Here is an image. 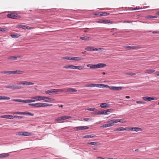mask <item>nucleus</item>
Returning <instances> with one entry per match:
<instances>
[{
	"label": "nucleus",
	"instance_id": "c03bdc74",
	"mask_svg": "<svg viewBox=\"0 0 159 159\" xmlns=\"http://www.w3.org/2000/svg\"><path fill=\"white\" fill-rule=\"evenodd\" d=\"M95 110H96V109L94 107L89 108H88L87 109V110L90 111H95Z\"/></svg>",
	"mask_w": 159,
	"mask_h": 159
},
{
	"label": "nucleus",
	"instance_id": "bf43d9fd",
	"mask_svg": "<svg viewBox=\"0 0 159 159\" xmlns=\"http://www.w3.org/2000/svg\"><path fill=\"white\" fill-rule=\"evenodd\" d=\"M17 84H23V81H19L17 83Z\"/></svg>",
	"mask_w": 159,
	"mask_h": 159
},
{
	"label": "nucleus",
	"instance_id": "49530a36",
	"mask_svg": "<svg viewBox=\"0 0 159 159\" xmlns=\"http://www.w3.org/2000/svg\"><path fill=\"white\" fill-rule=\"evenodd\" d=\"M136 103L137 104H144L145 103V102L144 101H136Z\"/></svg>",
	"mask_w": 159,
	"mask_h": 159
},
{
	"label": "nucleus",
	"instance_id": "de8ad7c7",
	"mask_svg": "<svg viewBox=\"0 0 159 159\" xmlns=\"http://www.w3.org/2000/svg\"><path fill=\"white\" fill-rule=\"evenodd\" d=\"M22 102L30 103L29 99H26L25 100H22Z\"/></svg>",
	"mask_w": 159,
	"mask_h": 159
},
{
	"label": "nucleus",
	"instance_id": "2f4dec72",
	"mask_svg": "<svg viewBox=\"0 0 159 159\" xmlns=\"http://www.w3.org/2000/svg\"><path fill=\"white\" fill-rule=\"evenodd\" d=\"M1 118H5L7 119H10V115H5L2 116H1Z\"/></svg>",
	"mask_w": 159,
	"mask_h": 159
},
{
	"label": "nucleus",
	"instance_id": "c756f323",
	"mask_svg": "<svg viewBox=\"0 0 159 159\" xmlns=\"http://www.w3.org/2000/svg\"><path fill=\"white\" fill-rule=\"evenodd\" d=\"M103 85H104L103 84H94V87L96 86L98 88H103Z\"/></svg>",
	"mask_w": 159,
	"mask_h": 159
},
{
	"label": "nucleus",
	"instance_id": "c85d7f7f",
	"mask_svg": "<svg viewBox=\"0 0 159 159\" xmlns=\"http://www.w3.org/2000/svg\"><path fill=\"white\" fill-rule=\"evenodd\" d=\"M71 116H61V119H62V120H65L66 119H69L71 118Z\"/></svg>",
	"mask_w": 159,
	"mask_h": 159
},
{
	"label": "nucleus",
	"instance_id": "a211bd4d",
	"mask_svg": "<svg viewBox=\"0 0 159 159\" xmlns=\"http://www.w3.org/2000/svg\"><path fill=\"white\" fill-rule=\"evenodd\" d=\"M87 144L88 145H95L96 146H97L99 145V143L98 142H89L87 143Z\"/></svg>",
	"mask_w": 159,
	"mask_h": 159
},
{
	"label": "nucleus",
	"instance_id": "7c9ffc66",
	"mask_svg": "<svg viewBox=\"0 0 159 159\" xmlns=\"http://www.w3.org/2000/svg\"><path fill=\"white\" fill-rule=\"evenodd\" d=\"M20 36V35H19L17 34H12L11 35V36L13 38H17L19 37Z\"/></svg>",
	"mask_w": 159,
	"mask_h": 159
},
{
	"label": "nucleus",
	"instance_id": "603ef678",
	"mask_svg": "<svg viewBox=\"0 0 159 159\" xmlns=\"http://www.w3.org/2000/svg\"><path fill=\"white\" fill-rule=\"evenodd\" d=\"M96 115H102V111H98L95 113Z\"/></svg>",
	"mask_w": 159,
	"mask_h": 159
},
{
	"label": "nucleus",
	"instance_id": "9d476101",
	"mask_svg": "<svg viewBox=\"0 0 159 159\" xmlns=\"http://www.w3.org/2000/svg\"><path fill=\"white\" fill-rule=\"evenodd\" d=\"M17 27L18 28H22L24 30L30 29H31V28L29 27L28 26L25 25H17Z\"/></svg>",
	"mask_w": 159,
	"mask_h": 159
},
{
	"label": "nucleus",
	"instance_id": "c9c22d12",
	"mask_svg": "<svg viewBox=\"0 0 159 159\" xmlns=\"http://www.w3.org/2000/svg\"><path fill=\"white\" fill-rule=\"evenodd\" d=\"M12 101H15L17 102H22V99H13Z\"/></svg>",
	"mask_w": 159,
	"mask_h": 159
},
{
	"label": "nucleus",
	"instance_id": "a19ab883",
	"mask_svg": "<svg viewBox=\"0 0 159 159\" xmlns=\"http://www.w3.org/2000/svg\"><path fill=\"white\" fill-rule=\"evenodd\" d=\"M56 93H60L62 92V89H56Z\"/></svg>",
	"mask_w": 159,
	"mask_h": 159
},
{
	"label": "nucleus",
	"instance_id": "774afa93",
	"mask_svg": "<svg viewBox=\"0 0 159 159\" xmlns=\"http://www.w3.org/2000/svg\"><path fill=\"white\" fill-rule=\"evenodd\" d=\"M96 159H104V158L101 157H97Z\"/></svg>",
	"mask_w": 159,
	"mask_h": 159
},
{
	"label": "nucleus",
	"instance_id": "4c0bfd02",
	"mask_svg": "<svg viewBox=\"0 0 159 159\" xmlns=\"http://www.w3.org/2000/svg\"><path fill=\"white\" fill-rule=\"evenodd\" d=\"M75 69H77L79 70H81L83 69V67L81 66H75Z\"/></svg>",
	"mask_w": 159,
	"mask_h": 159
},
{
	"label": "nucleus",
	"instance_id": "f8f14e48",
	"mask_svg": "<svg viewBox=\"0 0 159 159\" xmlns=\"http://www.w3.org/2000/svg\"><path fill=\"white\" fill-rule=\"evenodd\" d=\"M20 115H26L28 116H34V114L27 111H25L23 112H20Z\"/></svg>",
	"mask_w": 159,
	"mask_h": 159
},
{
	"label": "nucleus",
	"instance_id": "58836bf2",
	"mask_svg": "<svg viewBox=\"0 0 159 159\" xmlns=\"http://www.w3.org/2000/svg\"><path fill=\"white\" fill-rule=\"evenodd\" d=\"M10 98L9 97L2 96V100H8Z\"/></svg>",
	"mask_w": 159,
	"mask_h": 159
},
{
	"label": "nucleus",
	"instance_id": "e433bc0d",
	"mask_svg": "<svg viewBox=\"0 0 159 159\" xmlns=\"http://www.w3.org/2000/svg\"><path fill=\"white\" fill-rule=\"evenodd\" d=\"M62 120V119H61V117H58V118L56 119L55 120V121L58 122H60V121Z\"/></svg>",
	"mask_w": 159,
	"mask_h": 159
},
{
	"label": "nucleus",
	"instance_id": "b1692460",
	"mask_svg": "<svg viewBox=\"0 0 159 159\" xmlns=\"http://www.w3.org/2000/svg\"><path fill=\"white\" fill-rule=\"evenodd\" d=\"M94 137L93 134L87 135L83 137V139L92 138Z\"/></svg>",
	"mask_w": 159,
	"mask_h": 159
},
{
	"label": "nucleus",
	"instance_id": "ddd939ff",
	"mask_svg": "<svg viewBox=\"0 0 159 159\" xmlns=\"http://www.w3.org/2000/svg\"><path fill=\"white\" fill-rule=\"evenodd\" d=\"M129 130L130 131H136L137 132L138 131H141L142 130V129L139 127H132Z\"/></svg>",
	"mask_w": 159,
	"mask_h": 159
},
{
	"label": "nucleus",
	"instance_id": "bb28decb",
	"mask_svg": "<svg viewBox=\"0 0 159 159\" xmlns=\"http://www.w3.org/2000/svg\"><path fill=\"white\" fill-rule=\"evenodd\" d=\"M23 134L24 136H30L32 135V133L28 132H24Z\"/></svg>",
	"mask_w": 159,
	"mask_h": 159
},
{
	"label": "nucleus",
	"instance_id": "ea45409f",
	"mask_svg": "<svg viewBox=\"0 0 159 159\" xmlns=\"http://www.w3.org/2000/svg\"><path fill=\"white\" fill-rule=\"evenodd\" d=\"M36 107H41V103H35Z\"/></svg>",
	"mask_w": 159,
	"mask_h": 159
},
{
	"label": "nucleus",
	"instance_id": "1a4fd4ad",
	"mask_svg": "<svg viewBox=\"0 0 159 159\" xmlns=\"http://www.w3.org/2000/svg\"><path fill=\"white\" fill-rule=\"evenodd\" d=\"M125 48L127 49L128 50H130L131 49H138L139 48H140V47L138 46H127L125 47Z\"/></svg>",
	"mask_w": 159,
	"mask_h": 159
},
{
	"label": "nucleus",
	"instance_id": "5701e85b",
	"mask_svg": "<svg viewBox=\"0 0 159 159\" xmlns=\"http://www.w3.org/2000/svg\"><path fill=\"white\" fill-rule=\"evenodd\" d=\"M80 39L85 41L89 40L91 39L90 38L87 36L81 37L80 38Z\"/></svg>",
	"mask_w": 159,
	"mask_h": 159
},
{
	"label": "nucleus",
	"instance_id": "09e8293b",
	"mask_svg": "<svg viewBox=\"0 0 159 159\" xmlns=\"http://www.w3.org/2000/svg\"><path fill=\"white\" fill-rule=\"evenodd\" d=\"M107 113L108 112H111L113 111V109H109L106 110Z\"/></svg>",
	"mask_w": 159,
	"mask_h": 159
},
{
	"label": "nucleus",
	"instance_id": "69168bd1",
	"mask_svg": "<svg viewBox=\"0 0 159 159\" xmlns=\"http://www.w3.org/2000/svg\"><path fill=\"white\" fill-rule=\"evenodd\" d=\"M35 100H33V99H29L30 101V102H34L35 101Z\"/></svg>",
	"mask_w": 159,
	"mask_h": 159
},
{
	"label": "nucleus",
	"instance_id": "6e6552de",
	"mask_svg": "<svg viewBox=\"0 0 159 159\" xmlns=\"http://www.w3.org/2000/svg\"><path fill=\"white\" fill-rule=\"evenodd\" d=\"M20 17V16L18 14L15 13H11V18L17 19Z\"/></svg>",
	"mask_w": 159,
	"mask_h": 159
},
{
	"label": "nucleus",
	"instance_id": "473e14b6",
	"mask_svg": "<svg viewBox=\"0 0 159 159\" xmlns=\"http://www.w3.org/2000/svg\"><path fill=\"white\" fill-rule=\"evenodd\" d=\"M84 87H94V84H87L84 86Z\"/></svg>",
	"mask_w": 159,
	"mask_h": 159
},
{
	"label": "nucleus",
	"instance_id": "338daca9",
	"mask_svg": "<svg viewBox=\"0 0 159 159\" xmlns=\"http://www.w3.org/2000/svg\"><path fill=\"white\" fill-rule=\"evenodd\" d=\"M152 32L154 34H159V31H152Z\"/></svg>",
	"mask_w": 159,
	"mask_h": 159
},
{
	"label": "nucleus",
	"instance_id": "052dcab7",
	"mask_svg": "<svg viewBox=\"0 0 159 159\" xmlns=\"http://www.w3.org/2000/svg\"><path fill=\"white\" fill-rule=\"evenodd\" d=\"M63 68L66 69H70V65L64 66L63 67Z\"/></svg>",
	"mask_w": 159,
	"mask_h": 159
},
{
	"label": "nucleus",
	"instance_id": "4be33fe9",
	"mask_svg": "<svg viewBox=\"0 0 159 159\" xmlns=\"http://www.w3.org/2000/svg\"><path fill=\"white\" fill-rule=\"evenodd\" d=\"M112 126V123H109L107 124L102 125L101 127L103 128H106L107 127H109L110 126Z\"/></svg>",
	"mask_w": 159,
	"mask_h": 159
},
{
	"label": "nucleus",
	"instance_id": "2eb2a0df",
	"mask_svg": "<svg viewBox=\"0 0 159 159\" xmlns=\"http://www.w3.org/2000/svg\"><path fill=\"white\" fill-rule=\"evenodd\" d=\"M9 153H2L0 154V158H4L9 155Z\"/></svg>",
	"mask_w": 159,
	"mask_h": 159
},
{
	"label": "nucleus",
	"instance_id": "423d86ee",
	"mask_svg": "<svg viewBox=\"0 0 159 159\" xmlns=\"http://www.w3.org/2000/svg\"><path fill=\"white\" fill-rule=\"evenodd\" d=\"M104 24H113L114 23L113 21L110 20H101L99 22H98Z\"/></svg>",
	"mask_w": 159,
	"mask_h": 159
},
{
	"label": "nucleus",
	"instance_id": "412c9836",
	"mask_svg": "<svg viewBox=\"0 0 159 159\" xmlns=\"http://www.w3.org/2000/svg\"><path fill=\"white\" fill-rule=\"evenodd\" d=\"M82 58L81 57H72V60L75 61H79L80 60H82Z\"/></svg>",
	"mask_w": 159,
	"mask_h": 159
},
{
	"label": "nucleus",
	"instance_id": "8fccbe9b",
	"mask_svg": "<svg viewBox=\"0 0 159 159\" xmlns=\"http://www.w3.org/2000/svg\"><path fill=\"white\" fill-rule=\"evenodd\" d=\"M157 17L156 16H148V18H150V19H152V18H156Z\"/></svg>",
	"mask_w": 159,
	"mask_h": 159
},
{
	"label": "nucleus",
	"instance_id": "e2e57ef3",
	"mask_svg": "<svg viewBox=\"0 0 159 159\" xmlns=\"http://www.w3.org/2000/svg\"><path fill=\"white\" fill-rule=\"evenodd\" d=\"M103 85H103V88L105 87L106 88H108L110 89V86H109L107 85L103 84Z\"/></svg>",
	"mask_w": 159,
	"mask_h": 159
},
{
	"label": "nucleus",
	"instance_id": "a18cd8bd",
	"mask_svg": "<svg viewBox=\"0 0 159 159\" xmlns=\"http://www.w3.org/2000/svg\"><path fill=\"white\" fill-rule=\"evenodd\" d=\"M127 75H130V76H134L135 75H136V74L134 73H127L126 74Z\"/></svg>",
	"mask_w": 159,
	"mask_h": 159
},
{
	"label": "nucleus",
	"instance_id": "37998d69",
	"mask_svg": "<svg viewBox=\"0 0 159 159\" xmlns=\"http://www.w3.org/2000/svg\"><path fill=\"white\" fill-rule=\"evenodd\" d=\"M108 113H107L106 110H103L102 111V115H108Z\"/></svg>",
	"mask_w": 159,
	"mask_h": 159
},
{
	"label": "nucleus",
	"instance_id": "f704fd0d",
	"mask_svg": "<svg viewBox=\"0 0 159 159\" xmlns=\"http://www.w3.org/2000/svg\"><path fill=\"white\" fill-rule=\"evenodd\" d=\"M45 93L49 95H51L52 93V89H50L46 91Z\"/></svg>",
	"mask_w": 159,
	"mask_h": 159
},
{
	"label": "nucleus",
	"instance_id": "f3484780",
	"mask_svg": "<svg viewBox=\"0 0 159 159\" xmlns=\"http://www.w3.org/2000/svg\"><path fill=\"white\" fill-rule=\"evenodd\" d=\"M155 70L153 69H149L145 70V73L148 74H151L155 71Z\"/></svg>",
	"mask_w": 159,
	"mask_h": 159
},
{
	"label": "nucleus",
	"instance_id": "0e129e2a",
	"mask_svg": "<svg viewBox=\"0 0 159 159\" xmlns=\"http://www.w3.org/2000/svg\"><path fill=\"white\" fill-rule=\"evenodd\" d=\"M103 13V14H100V16H105L107 14V13L106 12H104Z\"/></svg>",
	"mask_w": 159,
	"mask_h": 159
},
{
	"label": "nucleus",
	"instance_id": "393cba45",
	"mask_svg": "<svg viewBox=\"0 0 159 159\" xmlns=\"http://www.w3.org/2000/svg\"><path fill=\"white\" fill-rule=\"evenodd\" d=\"M34 83L26 81H23V85H33Z\"/></svg>",
	"mask_w": 159,
	"mask_h": 159
},
{
	"label": "nucleus",
	"instance_id": "a878e982",
	"mask_svg": "<svg viewBox=\"0 0 159 159\" xmlns=\"http://www.w3.org/2000/svg\"><path fill=\"white\" fill-rule=\"evenodd\" d=\"M100 106L102 108L107 107L108 106V105L105 103H102L101 104Z\"/></svg>",
	"mask_w": 159,
	"mask_h": 159
},
{
	"label": "nucleus",
	"instance_id": "5fc2aeb1",
	"mask_svg": "<svg viewBox=\"0 0 159 159\" xmlns=\"http://www.w3.org/2000/svg\"><path fill=\"white\" fill-rule=\"evenodd\" d=\"M75 66L73 65H70V69H75Z\"/></svg>",
	"mask_w": 159,
	"mask_h": 159
},
{
	"label": "nucleus",
	"instance_id": "f257e3e1",
	"mask_svg": "<svg viewBox=\"0 0 159 159\" xmlns=\"http://www.w3.org/2000/svg\"><path fill=\"white\" fill-rule=\"evenodd\" d=\"M37 101H41L43 100L45 102H49L52 100L50 98L45 96H37L33 97L32 98Z\"/></svg>",
	"mask_w": 159,
	"mask_h": 159
},
{
	"label": "nucleus",
	"instance_id": "f03ea898",
	"mask_svg": "<svg viewBox=\"0 0 159 159\" xmlns=\"http://www.w3.org/2000/svg\"><path fill=\"white\" fill-rule=\"evenodd\" d=\"M106 64L104 63H98L97 64L91 65L88 64L87 66L88 67H89L91 69H97L100 68H102L106 66Z\"/></svg>",
	"mask_w": 159,
	"mask_h": 159
},
{
	"label": "nucleus",
	"instance_id": "79ce46f5",
	"mask_svg": "<svg viewBox=\"0 0 159 159\" xmlns=\"http://www.w3.org/2000/svg\"><path fill=\"white\" fill-rule=\"evenodd\" d=\"M64 59L69 60H72V57H66L64 58Z\"/></svg>",
	"mask_w": 159,
	"mask_h": 159
},
{
	"label": "nucleus",
	"instance_id": "72a5a7b5",
	"mask_svg": "<svg viewBox=\"0 0 159 159\" xmlns=\"http://www.w3.org/2000/svg\"><path fill=\"white\" fill-rule=\"evenodd\" d=\"M68 89H69L68 88H66L62 89V92H63L64 93H68Z\"/></svg>",
	"mask_w": 159,
	"mask_h": 159
},
{
	"label": "nucleus",
	"instance_id": "3c124183",
	"mask_svg": "<svg viewBox=\"0 0 159 159\" xmlns=\"http://www.w3.org/2000/svg\"><path fill=\"white\" fill-rule=\"evenodd\" d=\"M17 59V57L16 56H11V60H15Z\"/></svg>",
	"mask_w": 159,
	"mask_h": 159
},
{
	"label": "nucleus",
	"instance_id": "9b49d317",
	"mask_svg": "<svg viewBox=\"0 0 159 159\" xmlns=\"http://www.w3.org/2000/svg\"><path fill=\"white\" fill-rule=\"evenodd\" d=\"M143 99L145 101H150L155 99L154 98L150 97L147 96L144 97H143Z\"/></svg>",
	"mask_w": 159,
	"mask_h": 159
},
{
	"label": "nucleus",
	"instance_id": "7ed1b4c3",
	"mask_svg": "<svg viewBox=\"0 0 159 159\" xmlns=\"http://www.w3.org/2000/svg\"><path fill=\"white\" fill-rule=\"evenodd\" d=\"M85 50L88 51H103L104 49L102 48H95L93 47L89 46L85 48Z\"/></svg>",
	"mask_w": 159,
	"mask_h": 159
},
{
	"label": "nucleus",
	"instance_id": "13d9d810",
	"mask_svg": "<svg viewBox=\"0 0 159 159\" xmlns=\"http://www.w3.org/2000/svg\"><path fill=\"white\" fill-rule=\"evenodd\" d=\"M91 120V119L90 118H85L84 119V120L85 121H88L89 120Z\"/></svg>",
	"mask_w": 159,
	"mask_h": 159
},
{
	"label": "nucleus",
	"instance_id": "dca6fc26",
	"mask_svg": "<svg viewBox=\"0 0 159 159\" xmlns=\"http://www.w3.org/2000/svg\"><path fill=\"white\" fill-rule=\"evenodd\" d=\"M127 129V128H123L122 127H119L116 129H115V131H124L126 130Z\"/></svg>",
	"mask_w": 159,
	"mask_h": 159
},
{
	"label": "nucleus",
	"instance_id": "4d7b16f0",
	"mask_svg": "<svg viewBox=\"0 0 159 159\" xmlns=\"http://www.w3.org/2000/svg\"><path fill=\"white\" fill-rule=\"evenodd\" d=\"M52 93H56V89H52Z\"/></svg>",
	"mask_w": 159,
	"mask_h": 159
},
{
	"label": "nucleus",
	"instance_id": "39448f33",
	"mask_svg": "<svg viewBox=\"0 0 159 159\" xmlns=\"http://www.w3.org/2000/svg\"><path fill=\"white\" fill-rule=\"evenodd\" d=\"M77 131L87 129L89 128L88 126H80L77 127L75 128Z\"/></svg>",
	"mask_w": 159,
	"mask_h": 159
},
{
	"label": "nucleus",
	"instance_id": "6ab92c4d",
	"mask_svg": "<svg viewBox=\"0 0 159 159\" xmlns=\"http://www.w3.org/2000/svg\"><path fill=\"white\" fill-rule=\"evenodd\" d=\"M77 91V90L75 89L72 88H69L68 93H71L73 92H76Z\"/></svg>",
	"mask_w": 159,
	"mask_h": 159
},
{
	"label": "nucleus",
	"instance_id": "864d4df0",
	"mask_svg": "<svg viewBox=\"0 0 159 159\" xmlns=\"http://www.w3.org/2000/svg\"><path fill=\"white\" fill-rule=\"evenodd\" d=\"M28 105L30 106H32L34 107H36L35 103H29Z\"/></svg>",
	"mask_w": 159,
	"mask_h": 159
},
{
	"label": "nucleus",
	"instance_id": "aec40b11",
	"mask_svg": "<svg viewBox=\"0 0 159 159\" xmlns=\"http://www.w3.org/2000/svg\"><path fill=\"white\" fill-rule=\"evenodd\" d=\"M21 88L20 86L17 85L11 86V89H19Z\"/></svg>",
	"mask_w": 159,
	"mask_h": 159
},
{
	"label": "nucleus",
	"instance_id": "680f3d73",
	"mask_svg": "<svg viewBox=\"0 0 159 159\" xmlns=\"http://www.w3.org/2000/svg\"><path fill=\"white\" fill-rule=\"evenodd\" d=\"M93 28H84V32L85 33L88 32V31L86 30H88L89 29H93Z\"/></svg>",
	"mask_w": 159,
	"mask_h": 159
},
{
	"label": "nucleus",
	"instance_id": "cd10ccee",
	"mask_svg": "<svg viewBox=\"0 0 159 159\" xmlns=\"http://www.w3.org/2000/svg\"><path fill=\"white\" fill-rule=\"evenodd\" d=\"M111 122L112 124L114 123H116L118 122H121V120L120 119H116V120H111Z\"/></svg>",
	"mask_w": 159,
	"mask_h": 159
},
{
	"label": "nucleus",
	"instance_id": "20e7f679",
	"mask_svg": "<svg viewBox=\"0 0 159 159\" xmlns=\"http://www.w3.org/2000/svg\"><path fill=\"white\" fill-rule=\"evenodd\" d=\"M124 87H122L111 86L110 87V89L113 90L119 91L121 90Z\"/></svg>",
	"mask_w": 159,
	"mask_h": 159
},
{
	"label": "nucleus",
	"instance_id": "0eeeda50",
	"mask_svg": "<svg viewBox=\"0 0 159 159\" xmlns=\"http://www.w3.org/2000/svg\"><path fill=\"white\" fill-rule=\"evenodd\" d=\"M24 73V71L20 70H16L13 71H11V74H21Z\"/></svg>",
	"mask_w": 159,
	"mask_h": 159
},
{
	"label": "nucleus",
	"instance_id": "4468645a",
	"mask_svg": "<svg viewBox=\"0 0 159 159\" xmlns=\"http://www.w3.org/2000/svg\"><path fill=\"white\" fill-rule=\"evenodd\" d=\"M53 105L52 104H48L46 103H41V107H51Z\"/></svg>",
	"mask_w": 159,
	"mask_h": 159
},
{
	"label": "nucleus",
	"instance_id": "6e6d98bb",
	"mask_svg": "<svg viewBox=\"0 0 159 159\" xmlns=\"http://www.w3.org/2000/svg\"><path fill=\"white\" fill-rule=\"evenodd\" d=\"M24 132H20L18 133V135H19L24 136Z\"/></svg>",
	"mask_w": 159,
	"mask_h": 159
}]
</instances>
